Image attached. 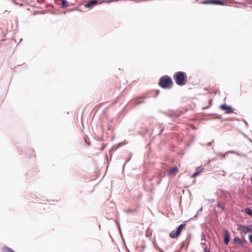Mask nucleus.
Wrapping results in <instances>:
<instances>
[{
  "instance_id": "ddd939ff",
  "label": "nucleus",
  "mask_w": 252,
  "mask_h": 252,
  "mask_svg": "<svg viewBox=\"0 0 252 252\" xmlns=\"http://www.w3.org/2000/svg\"><path fill=\"white\" fill-rule=\"evenodd\" d=\"M201 172V170H197V171L195 172L191 176L192 178H195L196 176L199 175Z\"/></svg>"
},
{
  "instance_id": "4468645a",
  "label": "nucleus",
  "mask_w": 252,
  "mask_h": 252,
  "mask_svg": "<svg viewBox=\"0 0 252 252\" xmlns=\"http://www.w3.org/2000/svg\"><path fill=\"white\" fill-rule=\"evenodd\" d=\"M3 252H15L9 248H5L3 249Z\"/></svg>"
},
{
  "instance_id": "39448f33",
  "label": "nucleus",
  "mask_w": 252,
  "mask_h": 252,
  "mask_svg": "<svg viewBox=\"0 0 252 252\" xmlns=\"http://www.w3.org/2000/svg\"><path fill=\"white\" fill-rule=\"evenodd\" d=\"M220 109L225 111V113L226 114H231L233 113V109L232 108V107L227 106L225 104L221 105L220 106Z\"/></svg>"
},
{
  "instance_id": "20e7f679",
  "label": "nucleus",
  "mask_w": 252,
  "mask_h": 252,
  "mask_svg": "<svg viewBox=\"0 0 252 252\" xmlns=\"http://www.w3.org/2000/svg\"><path fill=\"white\" fill-rule=\"evenodd\" d=\"M201 3L204 4H218L224 5L225 4L220 0H205L202 1Z\"/></svg>"
},
{
  "instance_id": "0eeeda50",
  "label": "nucleus",
  "mask_w": 252,
  "mask_h": 252,
  "mask_svg": "<svg viewBox=\"0 0 252 252\" xmlns=\"http://www.w3.org/2000/svg\"><path fill=\"white\" fill-rule=\"evenodd\" d=\"M230 241V236L227 230H225L224 233V242L225 245H227Z\"/></svg>"
},
{
  "instance_id": "6e6552de",
  "label": "nucleus",
  "mask_w": 252,
  "mask_h": 252,
  "mask_svg": "<svg viewBox=\"0 0 252 252\" xmlns=\"http://www.w3.org/2000/svg\"><path fill=\"white\" fill-rule=\"evenodd\" d=\"M178 172V169L177 166H175L169 169L168 174L174 176Z\"/></svg>"
},
{
  "instance_id": "7ed1b4c3",
  "label": "nucleus",
  "mask_w": 252,
  "mask_h": 252,
  "mask_svg": "<svg viewBox=\"0 0 252 252\" xmlns=\"http://www.w3.org/2000/svg\"><path fill=\"white\" fill-rule=\"evenodd\" d=\"M186 225L185 223H182L180 225L176 230H172L169 233V236L173 239L177 238L180 235L182 230L185 227Z\"/></svg>"
},
{
  "instance_id": "f03ea898",
  "label": "nucleus",
  "mask_w": 252,
  "mask_h": 252,
  "mask_svg": "<svg viewBox=\"0 0 252 252\" xmlns=\"http://www.w3.org/2000/svg\"><path fill=\"white\" fill-rule=\"evenodd\" d=\"M173 82L171 78L167 75L163 76L159 81L158 85L162 88L170 89L173 86Z\"/></svg>"
},
{
  "instance_id": "f257e3e1",
  "label": "nucleus",
  "mask_w": 252,
  "mask_h": 252,
  "mask_svg": "<svg viewBox=\"0 0 252 252\" xmlns=\"http://www.w3.org/2000/svg\"><path fill=\"white\" fill-rule=\"evenodd\" d=\"M173 78L176 83L179 86H183L186 84L187 82V76L185 72L179 71L176 72Z\"/></svg>"
},
{
  "instance_id": "1a4fd4ad",
  "label": "nucleus",
  "mask_w": 252,
  "mask_h": 252,
  "mask_svg": "<svg viewBox=\"0 0 252 252\" xmlns=\"http://www.w3.org/2000/svg\"><path fill=\"white\" fill-rule=\"evenodd\" d=\"M97 2H98L97 0H91V1H90V2H87V3H86L85 4V6L86 7H87V8H91L95 4L97 3Z\"/></svg>"
},
{
  "instance_id": "f3484780",
  "label": "nucleus",
  "mask_w": 252,
  "mask_h": 252,
  "mask_svg": "<svg viewBox=\"0 0 252 252\" xmlns=\"http://www.w3.org/2000/svg\"><path fill=\"white\" fill-rule=\"evenodd\" d=\"M204 252H210V251H209L208 250H207V248H205V249H204Z\"/></svg>"
},
{
  "instance_id": "423d86ee",
  "label": "nucleus",
  "mask_w": 252,
  "mask_h": 252,
  "mask_svg": "<svg viewBox=\"0 0 252 252\" xmlns=\"http://www.w3.org/2000/svg\"><path fill=\"white\" fill-rule=\"evenodd\" d=\"M238 230H240L242 233L246 234L249 232H251L252 229L251 227L243 225H239Z\"/></svg>"
},
{
  "instance_id": "9d476101",
  "label": "nucleus",
  "mask_w": 252,
  "mask_h": 252,
  "mask_svg": "<svg viewBox=\"0 0 252 252\" xmlns=\"http://www.w3.org/2000/svg\"><path fill=\"white\" fill-rule=\"evenodd\" d=\"M62 8H65L68 6V2L66 0H61Z\"/></svg>"
},
{
  "instance_id": "2eb2a0df",
  "label": "nucleus",
  "mask_w": 252,
  "mask_h": 252,
  "mask_svg": "<svg viewBox=\"0 0 252 252\" xmlns=\"http://www.w3.org/2000/svg\"><path fill=\"white\" fill-rule=\"evenodd\" d=\"M249 241L251 243H252V235H249Z\"/></svg>"
},
{
  "instance_id": "9b49d317",
  "label": "nucleus",
  "mask_w": 252,
  "mask_h": 252,
  "mask_svg": "<svg viewBox=\"0 0 252 252\" xmlns=\"http://www.w3.org/2000/svg\"><path fill=\"white\" fill-rule=\"evenodd\" d=\"M234 241L236 242H238L239 244L242 246L244 247V242L241 240L238 237H235Z\"/></svg>"
},
{
  "instance_id": "dca6fc26",
  "label": "nucleus",
  "mask_w": 252,
  "mask_h": 252,
  "mask_svg": "<svg viewBox=\"0 0 252 252\" xmlns=\"http://www.w3.org/2000/svg\"><path fill=\"white\" fill-rule=\"evenodd\" d=\"M218 206L221 208H223V205L222 204H219L218 205Z\"/></svg>"
},
{
  "instance_id": "f8f14e48",
  "label": "nucleus",
  "mask_w": 252,
  "mask_h": 252,
  "mask_svg": "<svg viewBox=\"0 0 252 252\" xmlns=\"http://www.w3.org/2000/svg\"><path fill=\"white\" fill-rule=\"evenodd\" d=\"M245 212L252 217V210L250 208H246Z\"/></svg>"
}]
</instances>
